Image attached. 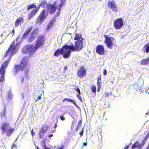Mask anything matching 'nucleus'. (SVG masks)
Here are the masks:
<instances>
[{
    "mask_svg": "<svg viewBox=\"0 0 149 149\" xmlns=\"http://www.w3.org/2000/svg\"><path fill=\"white\" fill-rule=\"evenodd\" d=\"M36 36L35 35V33L32 32L31 33L30 36L27 40L28 42H31L35 39Z\"/></svg>",
    "mask_w": 149,
    "mask_h": 149,
    "instance_id": "nucleus-20",
    "label": "nucleus"
},
{
    "mask_svg": "<svg viewBox=\"0 0 149 149\" xmlns=\"http://www.w3.org/2000/svg\"><path fill=\"white\" fill-rule=\"evenodd\" d=\"M18 38H17L16 39V41H17V40H18Z\"/></svg>",
    "mask_w": 149,
    "mask_h": 149,
    "instance_id": "nucleus-59",
    "label": "nucleus"
},
{
    "mask_svg": "<svg viewBox=\"0 0 149 149\" xmlns=\"http://www.w3.org/2000/svg\"><path fill=\"white\" fill-rule=\"evenodd\" d=\"M15 41H13L11 43V45L9 46V48L5 53L4 57H6L9 54H10V56L8 59H11V57L13 54V53L14 52L15 48L16 47L15 46Z\"/></svg>",
    "mask_w": 149,
    "mask_h": 149,
    "instance_id": "nucleus-10",
    "label": "nucleus"
},
{
    "mask_svg": "<svg viewBox=\"0 0 149 149\" xmlns=\"http://www.w3.org/2000/svg\"><path fill=\"white\" fill-rule=\"evenodd\" d=\"M6 112L5 110L4 109V110L2 111L1 112V118H2V117L6 118V119H7V118L6 117V116L5 114Z\"/></svg>",
    "mask_w": 149,
    "mask_h": 149,
    "instance_id": "nucleus-33",
    "label": "nucleus"
},
{
    "mask_svg": "<svg viewBox=\"0 0 149 149\" xmlns=\"http://www.w3.org/2000/svg\"><path fill=\"white\" fill-rule=\"evenodd\" d=\"M113 26L116 29H121L123 26V19L122 18H118L114 21Z\"/></svg>",
    "mask_w": 149,
    "mask_h": 149,
    "instance_id": "nucleus-11",
    "label": "nucleus"
},
{
    "mask_svg": "<svg viewBox=\"0 0 149 149\" xmlns=\"http://www.w3.org/2000/svg\"><path fill=\"white\" fill-rule=\"evenodd\" d=\"M97 91L98 92H99L102 85V81H97Z\"/></svg>",
    "mask_w": 149,
    "mask_h": 149,
    "instance_id": "nucleus-30",
    "label": "nucleus"
},
{
    "mask_svg": "<svg viewBox=\"0 0 149 149\" xmlns=\"http://www.w3.org/2000/svg\"><path fill=\"white\" fill-rule=\"evenodd\" d=\"M37 149H40L38 146H37Z\"/></svg>",
    "mask_w": 149,
    "mask_h": 149,
    "instance_id": "nucleus-58",
    "label": "nucleus"
},
{
    "mask_svg": "<svg viewBox=\"0 0 149 149\" xmlns=\"http://www.w3.org/2000/svg\"><path fill=\"white\" fill-rule=\"evenodd\" d=\"M67 66H64V72H65L66 71V70H67Z\"/></svg>",
    "mask_w": 149,
    "mask_h": 149,
    "instance_id": "nucleus-50",
    "label": "nucleus"
},
{
    "mask_svg": "<svg viewBox=\"0 0 149 149\" xmlns=\"http://www.w3.org/2000/svg\"><path fill=\"white\" fill-rule=\"evenodd\" d=\"M54 23L53 21H50L47 26V28L49 29L50 27H52L54 24Z\"/></svg>",
    "mask_w": 149,
    "mask_h": 149,
    "instance_id": "nucleus-34",
    "label": "nucleus"
},
{
    "mask_svg": "<svg viewBox=\"0 0 149 149\" xmlns=\"http://www.w3.org/2000/svg\"><path fill=\"white\" fill-rule=\"evenodd\" d=\"M149 136V132H148V133L147 134L146 136L141 141V148L143 146L145 143L146 142L148 139Z\"/></svg>",
    "mask_w": 149,
    "mask_h": 149,
    "instance_id": "nucleus-25",
    "label": "nucleus"
},
{
    "mask_svg": "<svg viewBox=\"0 0 149 149\" xmlns=\"http://www.w3.org/2000/svg\"><path fill=\"white\" fill-rule=\"evenodd\" d=\"M146 149H149V147L148 146H147L146 148Z\"/></svg>",
    "mask_w": 149,
    "mask_h": 149,
    "instance_id": "nucleus-56",
    "label": "nucleus"
},
{
    "mask_svg": "<svg viewBox=\"0 0 149 149\" xmlns=\"http://www.w3.org/2000/svg\"><path fill=\"white\" fill-rule=\"evenodd\" d=\"M129 145H127L124 148V149H128V148H129Z\"/></svg>",
    "mask_w": 149,
    "mask_h": 149,
    "instance_id": "nucleus-52",
    "label": "nucleus"
},
{
    "mask_svg": "<svg viewBox=\"0 0 149 149\" xmlns=\"http://www.w3.org/2000/svg\"><path fill=\"white\" fill-rule=\"evenodd\" d=\"M19 80L22 84H23L24 81V79L23 77H21L19 78Z\"/></svg>",
    "mask_w": 149,
    "mask_h": 149,
    "instance_id": "nucleus-42",
    "label": "nucleus"
},
{
    "mask_svg": "<svg viewBox=\"0 0 149 149\" xmlns=\"http://www.w3.org/2000/svg\"><path fill=\"white\" fill-rule=\"evenodd\" d=\"M64 147V146L63 145H62L60 147L57 148L56 147L54 148V149H63Z\"/></svg>",
    "mask_w": 149,
    "mask_h": 149,
    "instance_id": "nucleus-40",
    "label": "nucleus"
},
{
    "mask_svg": "<svg viewBox=\"0 0 149 149\" xmlns=\"http://www.w3.org/2000/svg\"><path fill=\"white\" fill-rule=\"evenodd\" d=\"M84 128H83L82 129V130L79 133V134H80V135L81 136H81H82V135H83V131H84Z\"/></svg>",
    "mask_w": 149,
    "mask_h": 149,
    "instance_id": "nucleus-45",
    "label": "nucleus"
},
{
    "mask_svg": "<svg viewBox=\"0 0 149 149\" xmlns=\"http://www.w3.org/2000/svg\"><path fill=\"white\" fill-rule=\"evenodd\" d=\"M10 61V59H7L2 64L0 69V82L2 83L4 80L5 74L6 69Z\"/></svg>",
    "mask_w": 149,
    "mask_h": 149,
    "instance_id": "nucleus-6",
    "label": "nucleus"
},
{
    "mask_svg": "<svg viewBox=\"0 0 149 149\" xmlns=\"http://www.w3.org/2000/svg\"><path fill=\"white\" fill-rule=\"evenodd\" d=\"M111 93H109L108 92H105L104 93V96L105 97H109L110 95H111Z\"/></svg>",
    "mask_w": 149,
    "mask_h": 149,
    "instance_id": "nucleus-36",
    "label": "nucleus"
},
{
    "mask_svg": "<svg viewBox=\"0 0 149 149\" xmlns=\"http://www.w3.org/2000/svg\"><path fill=\"white\" fill-rule=\"evenodd\" d=\"M67 101L68 102H70L73 103L76 107L78 108H79V107L77 104L73 100L70 99L68 98H65L63 100V102Z\"/></svg>",
    "mask_w": 149,
    "mask_h": 149,
    "instance_id": "nucleus-21",
    "label": "nucleus"
},
{
    "mask_svg": "<svg viewBox=\"0 0 149 149\" xmlns=\"http://www.w3.org/2000/svg\"><path fill=\"white\" fill-rule=\"evenodd\" d=\"M57 122L56 123H55L54 125V128L55 129L54 130H52L51 132L54 133L56 131V130L55 129L57 126Z\"/></svg>",
    "mask_w": 149,
    "mask_h": 149,
    "instance_id": "nucleus-35",
    "label": "nucleus"
},
{
    "mask_svg": "<svg viewBox=\"0 0 149 149\" xmlns=\"http://www.w3.org/2000/svg\"><path fill=\"white\" fill-rule=\"evenodd\" d=\"M66 1V0H60V3L58 7L57 8V9L59 11L60 10L61 6H63L65 4V3Z\"/></svg>",
    "mask_w": 149,
    "mask_h": 149,
    "instance_id": "nucleus-27",
    "label": "nucleus"
},
{
    "mask_svg": "<svg viewBox=\"0 0 149 149\" xmlns=\"http://www.w3.org/2000/svg\"><path fill=\"white\" fill-rule=\"evenodd\" d=\"M141 144L138 141H136L132 145L131 149H141Z\"/></svg>",
    "mask_w": 149,
    "mask_h": 149,
    "instance_id": "nucleus-17",
    "label": "nucleus"
},
{
    "mask_svg": "<svg viewBox=\"0 0 149 149\" xmlns=\"http://www.w3.org/2000/svg\"><path fill=\"white\" fill-rule=\"evenodd\" d=\"M63 53V57L65 58H68L71 52H73L71 45H69L66 44L63 45L61 48Z\"/></svg>",
    "mask_w": 149,
    "mask_h": 149,
    "instance_id": "nucleus-4",
    "label": "nucleus"
},
{
    "mask_svg": "<svg viewBox=\"0 0 149 149\" xmlns=\"http://www.w3.org/2000/svg\"><path fill=\"white\" fill-rule=\"evenodd\" d=\"M87 145V143L86 142L84 143L83 144V146H86Z\"/></svg>",
    "mask_w": 149,
    "mask_h": 149,
    "instance_id": "nucleus-54",
    "label": "nucleus"
},
{
    "mask_svg": "<svg viewBox=\"0 0 149 149\" xmlns=\"http://www.w3.org/2000/svg\"><path fill=\"white\" fill-rule=\"evenodd\" d=\"M108 5L109 8L112 9V10L115 12L118 10L117 5L116 4L115 1H109L108 3Z\"/></svg>",
    "mask_w": 149,
    "mask_h": 149,
    "instance_id": "nucleus-13",
    "label": "nucleus"
},
{
    "mask_svg": "<svg viewBox=\"0 0 149 149\" xmlns=\"http://www.w3.org/2000/svg\"><path fill=\"white\" fill-rule=\"evenodd\" d=\"M46 138H45L40 142V144L42 147H43V149H51L50 148L46 147L45 141Z\"/></svg>",
    "mask_w": 149,
    "mask_h": 149,
    "instance_id": "nucleus-24",
    "label": "nucleus"
},
{
    "mask_svg": "<svg viewBox=\"0 0 149 149\" xmlns=\"http://www.w3.org/2000/svg\"><path fill=\"white\" fill-rule=\"evenodd\" d=\"M91 89L92 91L94 93H96V87L95 85H92L91 87Z\"/></svg>",
    "mask_w": 149,
    "mask_h": 149,
    "instance_id": "nucleus-31",
    "label": "nucleus"
},
{
    "mask_svg": "<svg viewBox=\"0 0 149 149\" xmlns=\"http://www.w3.org/2000/svg\"><path fill=\"white\" fill-rule=\"evenodd\" d=\"M47 4H47V1L42 0L41 1L39 6L42 7V8H44L46 6H47Z\"/></svg>",
    "mask_w": 149,
    "mask_h": 149,
    "instance_id": "nucleus-28",
    "label": "nucleus"
},
{
    "mask_svg": "<svg viewBox=\"0 0 149 149\" xmlns=\"http://www.w3.org/2000/svg\"><path fill=\"white\" fill-rule=\"evenodd\" d=\"M31 134L32 135H33V136H34L35 134V132H33V129H32V130H31Z\"/></svg>",
    "mask_w": 149,
    "mask_h": 149,
    "instance_id": "nucleus-51",
    "label": "nucleus"
},
{
    "mask_svg": "<svg viewBox=\"0 0 149 149\" xmlns=\"http://www.w3.org/2000/svg\"><path fill=\"white\" fill-rule=\"evenodd\" d=\"M45 133L40 130L39 133V138L40 139L43 138L44 137V134Z\"/></svg>",
    "mask_w": 149,
    "mask_h": 149,
    "instance_id": "nucleus-32",
    "label": "nucleus"
},
{
    "mask_svg": "<svg viewBox=\"0 0 149 149\" xmlns=\"http://www.w3.org/2000/svg\"><path fill=\"white\" fill-rule=\"evenodd\" d=\"M45 41V36L44 35L39 34L37 37L34 46L33 44L28 45L24 46L22 51L24 54L29 53L30 55L35 53L40 47H42Z\"/></svg>",
    "mask_w": 149,
    "mask_h": 149,
    "instance_id": "nucleus-1",
    "label": "nucleus"
},
{
    "mask_svg": "<svg viewBox=\"0 0 149 149\" xmlns=\"http://www.w3.org/2000/svg\"><path fill=\"white\" fill-rule=\"evenodd\" d=\"M77 98L81 102H82L83 100H82L81 97V96L79 94H78L77 95Z\"/></svg>",
    "mask_w": 149,
    "mask_h": 149,
    "instance_id": "nucleus-38",
    "label": "nucleus"
},
{
    "mask_svg": "<svg viewBox=\"0 0 149 149\" xmlns=\"http://www.w3.org/2000/svg\"><path fill=\"white\" fill-rule=\"evenodd\" d=\"M96 52L98 54L103 55L105 52L104 48L102 45H98L96 47Z\"/></svg>",
    "mask_w": 149,
    "mask_h": 149,
    "instance_id": "nucleus-14",
    "label": "nucleus"
},
{
    "mask_svg": "<svg viewBox=\"0 0 149 149\" xmlns=\"http://www.w3.org/2000/svg\"><path fill=\"white\" fill-rule=\"evenodd\" d=\"M56 3V1L52 5L51 4H48L47 5V7H50L49 12L51 14L54 13L56 9V7L54 5Z\"/></svg>",
    "mask_w": 149,
    "mask_h": 149,
    "instance_id": "nucleus-15",
    "label": "nucleus"
},
{
    "mask_svg": "<svg viewBox=\"0 0 149 149\" xmlns=\"http://www.w3.org/2000/svg\"><path fill=\"white\" fill-rule=\"evenodd\" d=\"M104 37L105 38L104 42L107 47L109 49H112L114 45V38L112 37H109L106 35H104Z\"/></svg>",
    "mask_w": 149,
    "mask_h": 149,
    "instance_id": "nucleus-9",
    "label": "nucleus"
},
{
    "mask_svg": "<svg viewBox=\"0 0 149 149\" xmlns=\"http://www.w3.org/2000/svg\"><path fill=\"white\" fill-rule=\"evenodd\" d=\"M33 8H34V10H32L28 14V20H30L36 14L38 13L40 8V7H37L36 6L34 3L28 5L26 7V9L29 10Z\"/></svg>",
    "mask_w": 149,
    "mask_h": 149,
    "instance_id": "nucleus-3",
    "label": "nucleus"
},
{
    "mask_svg": "<svg viewBox=\"0 0 149 149\" xmlns=\"http://www.w3.org/2000/svg\"><path fill=\"white\" fill-rule=\"evenodd\" d=\"M101 77L102 75L101 74L98 75L97 78V81H102Z\"/></svg>",
    "mask_w": 149,
    "mask_h": 149,
    "instance_id": "nucleus-39",
    "label": "nucleus"
},
{
    "mask_svg": "<svg viewBox=\"0 0 149 149\" xmlns=\"http://www.w3.org/2000/svg\"><path fill=\"white\" fill-rule=\"evenodd\" d=\"M103 74L104 75H105L107 74V71L106 69H104L103 71Z\"/></svg>",
    "mask_w": 149,
    "mask_h": 149,
    "instance_id": "nucleus-46",
    "label": "nucleus"
},
{
    "mask_svg": "<svg viewBox=\"0 0 149 149\" xmlns=\"http://www.w3.org/2000/svg\"><path fill=\"white\" fill-rule=\"evenodd\" d=\"M29 60V58L28 57H25L21 60L19 65H15V68L13 71L15 75L17 74L20 70L22 71L27 68Z\"/></svg>",
    "mask_w": 149,
    "mask_h": 149,
    "instance_id": "nucleus-2",
    "label": "nucleus"
},
{
    "mask_svg": "<svg viewBox=\"0 0 149 149\" xmlns=\"http://www.w3.org/2000/svg\"><path fill=\"white\" fill-rule=\"evenodd\" d=\"M82 123V120H80L78 122V124H77V126H80L81 125V124Z\"/></svg>",
    "mask_w": 149,
    "mask_h": 149,
    "instance_id": "nucleus-43",
    "label": "nucleus"
},
{
    "mask_svg": "<svg viewBox=\"0 0 149 149\" xmlns=\"http://www.w3.org/2000/svg\"><path fill=\"white\" fill-rule=\"evenodd\" d=\"M60 13L59 12H57L56 14L57 16H58L60 15Z\"/></svg>",
    "mask_w": 149,
    "mask_h": 149,
    "instance_id": "nucleus-55",
    "label": "nucleus"
},
{
    "mask_svg": "<svg viewBox=\"0 0 149 149\" xmlns=\"http://www.w3.org/2000/svg\"><path fill=\"white\" fill-rule=\"evenodd\" d=\"M24 22V19L22 17H19L17 18V19L15 21V27H17L21 23H23Z\"/></svg>",
    "mask_w": 149,
    "mask_h": 149,
    "instance_id": "nucleus-16",
    "label": "nucleus"
},
{
    "mask_svg": "<svg viewBox=\"0 0 149 149\" xmlns=\"http://www.w3.org/2000/svg\"><path fill=\"white\" fill-rule=\"evenodd\" d=\"M48 15V13L46 12L45 9H43L40 12V14L36 19L37 24H41L46 18Z\"/></svg>",
    "mask_w": 149,
    "mask_h": 149,
    "instance_id": "nucleus-8",
    "label": "nucleus"
},
{
    "mask_svg": "<svg viewBox=\"0 0 149 149\" xmlns=\"http://www.w3.org/2000/svg\"><path fill=\"white\" fill-rule=\"evenodd\" d=\"M49 128V126L48 125H43L40 130L45 133L48 130Z\"/></svg>",
    "mask_w": 149,
    "mask_h": 149,
    "instance_id": "nucleus-23",
    "label": "nucleus"
},
{
    "mask_svg": "<svg viewBox=\"0 0 149 149\" xmlns=\"http://www.w3.org/2000/svg\"><path fill=\"white\" fill-rule=\"evenodd\" d=\"M149 63V56L146 58L142 59L140 61V64L143 65H146Z\"/></svg>",
    "mask_w": 149,
    "mask_h": 149,
    "instance_id": "nucleus-22",
    "label": "nucleus"
},
{
    "mask_svg": "<svg viewBox=\"0 0 149 149\" xmlns=\"http://www.w3.org/2000/svg\"><path fill=\"white\" fill-rule=\"evenodd\" d=\"M76 131H77L78 130V127H77L76 128Z\"/></svg>",
    "mask_w": 149,
    "mask_h": 149,
    "instance_id": "nucleus-57",
    "label": "nucleus"
},
{
    "mask_svg": "<svg viewBox=\"0 0 149 149\" xmlns=\"http://www.w3.org/2000/svg\"><path fill=\"white\" fill-rule=\"evenodd\" d=\"M53 136V134H50L48 136L49 137H52Z\"/></svg>",
    "mask_w": 149,
    "mask_h": 149,
    "instance_id": "nucleus-53",
    "label": "nucleus"
},
{
    "mask_svg": "<svg viewBox=\"0 0 149 149\" xmlns=\"http://www.w3.org/2000/svg\"><path fill=\"white\" fill-rule=\"evenodd\" d=\"M0 128L3 131L2 133H4L6 132V135L8 136L11 135L15 130L14 128H12L9 127L8 124L5 123H2Z\"/></svg>",
    "mask_w": 149,
    "mask_h": 149,
    "instance_id": "nucleus-5",
    "label": "nucleus"
},
{
    "mask_svg": "<svg viewBox=\"0 0 149 149\" xmlns=\"http://www.w3.org/2000/svg\"><path fill=\"white\" fill-rule=\"evenodd\" d=\"M74 90L75 91H76L79 93V94H80V89L78 87H77V88H75Z\"/></svg>",
    "mask_w": 149,
    "mask_h": 149,
    "instance_id": "nucleus-41",
    "label": "nucleus"
},
{
    "mask_svg": "<svg viewBox=\"0 0 149 149\" xmlns=\"http://www.w3.org/2000/svg\"><path fill=\"white\" fill-rule=\"evenodd\" d=\"M32 27L31 26L29 28L27 29L22 35V39H25L28 35L29 33L31 31Z\"/></svg>",
    "mask_w": 149,
    "mask_h": 149,
    "instance_id": "nucleus-18",
    "label": "nucleus"
},
{
    "mask_svg": "<svg viewBox=\"0 0 149 149\" xmlns=\"http://www.w3.org/2000/svg\"><path fill=\"white\" fill-rule=\"evenodd\" d=\"M11 33L12 34V36L15 33V30L13 29L11 32Z\"/></svg>",
    "mask_w": 149,
    "mask_h": 149,
    "instance_id": "nucleus-49",
    "label": "nucleus"
},
{
    "mask_svg": "<svg viewBox=\"0 0 149 149\" xmlns=\"http://www.w3.org/2000/svg\"><path fill=\"white\" fill-rule=\"evenodd\" d=\"M62 52L61 48H58L54 52L53 56L56 57H58L60 55H63Z\"/></svg>",
    "mask_w": 149,
    "mask_h": 149,
    "instance_id": "nucleus-19",
    "label": "nucleus"
},
{
    "mask_svg": "<svg viewBox=\"0 0 149 149\" xmlns=\"http://www.w3.org/2000/svg\"><path fill=\"white\" fill-rule=\"evenodd\" d=\"M42 95V94H40L39 96L38 97V98L36 99L35 100V102H36L40 100L41 98V96Z\"/></svg>",
    "mask_w": 149,
    "mask_h": 149,
    "instance_id": "nucleus-37",
    "label": "nucleus"
},
{
    "mask_svg": "<svg viewBox=\"0 0 149 149\" xmlns=\"http://www.w3.org/2000/svg\"><path fill=\"white\" fill-rule=\"evenodd\" d=\"M134 86L136 89L137 87H138V84L137 83H136L134 84Z\"/></svg>",
    "mask_w": 149,
    "mask_h": 149,
    "instance_id": "nucleus-44",
    "label": "nucleus"
},
{
    "mask_svg": "<svg viewBox=\"0 0 149 149\" xmlns=\"http://www.w3.org/2000/svg\"><path fill=\"white\" fill-rule=\"evenodd\" d=\"M82 39H84L82 38V35L80 33H76L75 36L74 38V39L75 40H77L78 41L79 40H80Z\"/></svg>",
    "mask_w": 149,
    "mask_h": 149,
    "instance_id": "nucleus-26",
    "label": "nucleus"
},
{
    "mask_svg": "<svg viewBox=\"0 0 149 149\" xmlns=\"http://www.w3.org/2000/svg\"><path fill=\"white\" fill-rule=\"evenodd\" d=\"M84 39H82L80 40L74 42V45L72 43L71 46L73 51H81L83 47V40Z\"/></svg>",
    "mask_w": 149,
    "mask_h": 149,
    "instance_id": "nucleus-7",
    "label": "nucleus"
},
{
    "mask_svg": "<svg viewBox=\"0 0 149 149\" xmlns=\"http://www.w3.org/2000/svg\"><path fill=\"white\" fill-rule=\"evenodd\" d=\"M13 147H15V148H17V146L16 145V144H13L12 146V148H13Z\"/></svg>",
    "mask_w": 149,
    "mask_h": 149,
    "instance_id": "nucleus-48",
    "label": "nucleus"
},
{
    "mask_svg": "<svg viewBox=\"0 0 149 149\" xmlns=\"http://www.w3.org/2000/svg\"><path fill=\"white\" fill-rule=\"evenodd\" d=\"M60 118L62 120H65V118L63 116H60Z\"/></svg>",
    "mask_w": 149,
    "mask_h": 149,
    "instance_id": "nucleus-47",
    "label": "nucleus"
},
{
    "mask_svg": "<svg viewBox=\"0 0 149 149\" xmlns=\"http://www.w3.org/2000/svg\"><path fill=\"white\" fill-rule=\"evenodd\" d=\"M86 69L83 66H82L78 69L77 74L78 77L82 78L86 75Z\"/></svg>",
    "mask_w": 149,
    "mask_h": 149,
    "instance_id": "nucleus-12",
    "label": "nucleus"
},
{
    "mask_svg": "<svg viewBox=\"0 0 149 149\" xmlns=\"http://www.w3.org/2000/svg\"><path fill=\"white\" fill-rule=\"evenodd\" d=\"M143 48L145 49V51L146 53L149 52V43L145 44L143 47Z\"/></svg>",
    "mask_w": 149,
    "mask_h": 149,
    "instance_id": "nucleus-29",
    "label": "nucleus"
}]
</instances>
